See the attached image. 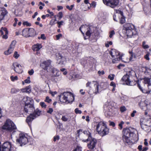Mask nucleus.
<instances>
[{"mask_svg": "<svg viewBox=\"0 0 151 151\" xmlns=\"http://www.w3.org/2000/svg\"><path fill=\"white\" fill-rule=\"evenodd\" d=\"M133 129L131 128H126L123 131V138L124 142L128 143L130 142V139L135 141L137 140V136L132 131Z\"/></svg>", "mask_w": 151, "mask_h": 151, "instance_id": "f257e3e1", "label": "nucleus"}, {"mask_svg": "<svg viewBox=\"0 0 151 151\" xmlns=\"http://www.w3.org/2000/svg\"><path fill=\"white\" fill-rule=\"evenodd\" d=\"M135 75V72L133 70L128 72L126 75L123 76L121 81L124 83L129 86H132L134 85V83L132 80L133 77Z\"/></svg>", "mask_w": 151, "mask_h": 151, "instance_id": "f03ea898", "label": "nucleus"}, {"mask_svg": "<svg viewBox=\"0 0 151 151\" xmlns=\"http://www.w3.org/2000/svg\"><path fill=\"white\" fill-rule=\"evenodd\" d=\"M97 132L102 136H104L109 132V129L106 124L103 122H99L96 126Z\"/></svg>", "mask_w": 151, "mask_h": 151, "instance_id": "7ed1b4c3", "label": "nucleus"}, {"mask_svg": "<svg viewBox=\"0 0 151 151\" xmlns=\"http://www.w3.org/2000/svg\"><path fill=\"white\" fill-rule=\"evenodd\" d=\"M77 132L79 137L81 138L82 141L84 142H87L89 141V140L92 137L91 133L88 130L82 131V130L80 129Z\"/></svg>", "mask_w": 151, "mask_h": 151, "instance_id": "20e7f679", "label": "nucleus"}, {"mask_svg": "<svg viewBox=\"0 0 151 151\" xmlns=\"http://www.w3.org/2000/svg\"><path fill=\"white\" fill-rule=\"evenodd\" d=\"M24 110L26 112L35 115V116H39L41 112V111L38 109L35 110L32 104L25 105Z\"/></svg>", "mask_w": 151, "mask_h": 151, "instance_id": "39448f33", "label": "nucleus"}, {"mask_svg": "<svg viewBox=\"0 0 151 151\" xmlns=\"http://www.w3.org/2000/svg\"><path fill=\"white\" fill-rule=\"evenodd\" d=\"M2 129L11 132L17 129V127L14 122L10 119H7L2 127Z\"/></svg>", "mask_w": 151, "mask_h": 151, "instance_id": "423d86ee", "label": "nucleus"}, {"mask_svg": "<svg viewBox=\"0 0 151 151\" xmlns=\"http://www.w3.org/2000/svg\"><path fill=\"white\" fill-rule=\"evenodd\" d=\"M128 37H131L133 35V31H135V27L132 24L127 23L124 24V29Z\"/></svg>", "mask_w": 151, "mask_h": 151, "instance_id": "0eeeda50", "label": "nucleus"}, {"mask_svg": "<svg viewBox=\"0 0 151 151\" xmlns=\"http://www.w3.org/2000/svg\"><path fill=\"white\" fill-rule=\"evenodd\" d=\"M110 54L114 59L112 60L113 63H116L120 60H122V55H121L119 52L115 49H112L110 52Z\"/></svg>", "mask_w": 151, "mask_h": 151, "instance_id": "6e6552de", "label": "nucleus"}, {"mask_svg": "<svg viewBox=\"0 0 151 151\" xmlns=\"http://www.w3.org/2000/svg\"><path fill=\"white\" fill-rule=\"evenodd\" d=\"M27 135L23 133H20L19 138L17 139V141L19 143L21 146L25 145L28 142Z\"/></svg>", "mask_w": 151, "mask_h": 151, "instance_id": "1a4fd4ad", "label": "nucleus"}, {"mask_svg": "<svg viewBox=\"0 0 151 151\" xmlns=\"http://www.w3.org/2000/svg\"><path fill=\"white\" fill-rule=\"evenodd\" d=\"M104 3L107 6L113 8L117 6L119 0H103Z\"/></svg>", "mask_w": 151, "mask_h": 151, "instance_id": "9d476101", "label": "nucleus"}, {"mask_svg": "<svg viewBox=\"0 0 151 151\" xmlns=\"http://www.w3.org/2000/svg\"><path fill=\"white\" fill-rule=\"evenodd\" d=\"M93 85L94 88L93 89V92L95 94H97L99 93V84L95 81H93L92 82H88L86 84V86L87 87H91V86Z\"/></svg>", "mask_w": 151, "mask_h": 151, "instance_id": "9b49d317", "label": "nucleus"}, {"mask_svg": "<svg viewBox=\"0 0 151 151\" xmlns=\"http://www.w3.org/2000/svg\"><path fill=\"white\" fill-rule=\"evenodd\" d=\"M32 33V35H34L35 33V31L33 28L25 29L22 31V35L25 37H29V34Z\"/></svg>", "mask_w": 151, "mask_h": 151, "instance_id": "f8f14e48", "label": "nucleus"}, {"mask_svg": "<svg viewBox=\"0 0 151 151\" xmlns=\"http://www.w3.org/2000/svg\"><path fill=\"white\" fill-rule=\"evenodd\" d=\"M89 141L90 142L87 144V147L89 149L93 150L96 146L97 142V140L95 138L92 137Z\"/></svg>", "mask_w": 151, "mask_h": 151, "instance_id": "ddd939ff", "label": "nucleus"}, {"mask_svg": "<svg viewBox=\"0 0 151 151\" xmlns=\"http://www.w3.org/2000/svg\"><path fill=\"white\" fill-rule=\"evenodd\" d=\"M68 94L69 93L68 92H65L61 94L59 96V100L60 102L68 103Z\"/></svg>", "mask_w": 151, "mask_h": 151, "instance_id": "4468645a", "label": "nucleus"}, {"mask_svg": "<svg viewBox=\"0 0 151 151\" xmlns=\"http://www.w3.org/2000/svg\"><path fill=\"white\" fill-rule=\"evenodd\" d=\"M42 68L45 70L48 71L51 67V61L49 60H47L44 62L42 64Z\"/></svg>", "mask_w": 151, "mask_h": 151, "instance_id": "2eb2a0df", "label": "nucleus"}, {"mask_svg": "<svg viewBox=\"0 0 151 151\" xmlns=\"http://www.w3.org/2000/svg\"><path fill=\"white\" fill-rule=\"evenodd\" d=\"M11 145L10 142H6L2 145V151H11Z\"/></svg>", "mask_w": 151, "mask_h": 151, "instance_id": "dca6fc26", "label": "nucleus"}, {"mask_svg": "<svg viewBox=\"0 0 151 151\" xmlns=\"http://www.w3.org/2000/svg\"><path fill=\"white\" fill-rule=\"evenodd\" d=\"M144 104L146 106L148 110L150 109L151 108V104L148 102L147 101L145 100L144 102L142 101L140 102L139 105L142 109H143L142 107Z\"/></svg>", "mask_w": 151, "mask_h": 151, "instance_id": "f3484780", "label": "nucleus"}, {"mask_svg": "<svg viewBox=\"0 0 151 151\" xmlns=\"http://www.w3.org/2000/svg\"><path fill=\"white\" fill-rule=\"evenodd\" d=\"M13 65L14 70L16 72L19 73L22 72V70H21L22 66L16 63L14 64Z\"/></svg>", "mask_w": 151, "mask_h": 151, "instance_id": "a211bd4d", "label": "nucleus"}, {"mask_svg": "<svg viewBox=\"0 0 151 151\" xmlns=\"http://www.w3.org/2000/svg\"><path fill=\"white\" fill-rule=\"evenodd\" d=\"M52 73L54 74L53 75V77H58V80H60L61 76H60L61 73L59 71L56 69H54L52 70Z\"/></svg>", "mask_w": 151, "mask_h": 151, "instance_id": "6ab92c4d", "label": "nucleus"}, {"mask_svg": "<svg viewBox=\"0 0 151 151\" xmlns=\"http://www.w3.org/2000/svg\"><path fill=\"white\" fill-rule=\"evenodd\" d=\"M142 70L145 74L149 75L151 74V68L147 67H144L142 68Z\"/></svg>", "mask_w": 151, "mask_h": 151, "instance_id": "aec40b11", "label": "nucleus"}, {"mask_svg": "<svg viewBox=\"0 0 151 151\" xmlns=\"http://www.w3.org/2000/svg\"><path fill=\"white\" fill-rule=\"evenodd\" d=\"M140 123L142 128L145 131H147L151 129V126H150V125H149V124H146V125H143V123H142L141 121L140 122Z\"/></svg>", "mask_w": 151, "mask_h": 151, "instance_id": "412c9836", "label": "nucleus"}, {"mask_svg": "<svg viewBox=\"0 0 151 151\" xmlns=\"http://www.w3.org/2000/svg\"><path fill=\"white\" fill-rule=\"evenodd\" d=\"M129 53L130 54L129 60L131 61H134L136 58L135 54L132 52V50H129Z\"/></svg>", "mask_w": 151, "mask_h": 151, "instance_id": "4be33fe9", "label": "nucleus"}, {"mask_svg": "<svg viewBox=\"0 0 151 151\" xmlns=\"http://www.w3.org/2000/svg\"><path fill=\"white\" fill-rule=\"evenodd\" d=\"M35 115L32 114H30L29 116H28L26 122L29 125L30 122L32 121L35 118L38 116H35Z\"/></svg>", "mask_w": 151, "mask_h": 151, "instance_id": "5701e85b", "label": "nucleus"}, {"mask_svg": "<svg viewBox=\"0 0 151 151\" xmlns=\"http://www.w3.org/2000/svg\"><path fill=\"white\" fill-rule=\"evenodd\" d=\"M24 102H25V105L27 104H31V103L32 101V99L28 97H24L23 99Z\"/></svg>", "mask_w": 151, "mask_h": 151, "instance_id": "b1692460", "label": "nucleus"}, {"mask_svg": "<svg viewBox=\"0 0 151 151\" xmlns=\"http://www.w3.org/2000/svg\"><path fill=\"white\" fill-rule=\"evenodd\" d=\"M8 13L7 11L5 10H0V21L2 20L4 16Z\"/></svg>", "mask_w": 151, "mask_h": 151, "instance_id": "393cba45", "label": "nucleus"}, {"mask_svg": "<svg viewBox=\"0 0 151 151\" xmlns=\"http://www.w3.org/2000/svg\"><path fill=\"white\" fill-rule=\"evenodd\" d=\"M68 103L73 102L74 99V97L73 95L70 92H68Z\"/></svg>", "mask_w": 151, "mask_h": 151, "instance_id": "a878e982", "label": "nucleus"}, {"mask_svg": "<svg viewBox=\"0 0 151 151\" xmlns=\"http://www.w3.org/2000/svg\"><path fill=\"white\" fill-rule=\"evenodd\" d=\"M118 11L119 12V13H120V15L119 16L120 23L121 24H123L125 22V17L123 16L122 12L119 11Z\"/></svg>", "mask_w": 151, "mask_h": 151, "instance_id": "bb28decb", "label": "nucleus"}, {"mask_svg": "<svg viewBox=\"0 0 151 151\" xmlns=\"http://www.w3.org/2000/svg\"><path fill=\"white\" fill-rule=\"evenodd\" d=\"M42 47V45L40 44H37L32 47V49L34 51H38Z\"/></svg>", "mask_w": 151, "mask_h": 151, "instance_id": "cd10ccee", "label": "nucleus"}, {"mask_svg": "<svg viewBox=\"0 0 151 151\" xmlns=\"http://www.w3.org/2000/svg\"><path fill=\"white\" fill-rule=\"evenodd\" d=\"M88 27L86 25H83L81 26L79 29L81 31L82 34L84 35V33L83 32H85L86 30L88 29Z\"/></svg>", "mask_w": 151, "mask_h": 151, "instance_id": "c85d7f7f", "label": "nucleus"}, {"mask_svg": "<svg viewBox=\"0 0 151 151\" xmlns=\"http://www.w3.org/2000/svg\"><path fill=\"white\" fill-rule=\"evenodd\" d=\"M22 92L30 93L31 92V87L30 86L26 87L25 88H23L21 89Z\"/></svg>", "mask_w": 151, "mask_h": 151, "instance_id": "c756f323", "label": "nucleus"}, {"mask_svg": "<svg viewBox=\"0 0 151 151\" xmlns=\"http://www.w3.org/2000/svg\"><path fill=\"white\" fill-rule=\"evenodd\" d=\"M137 86L140 89V90L142 92V93H147L149 94L150 93V92L151 91V90H145V89H143L140 85L138 83L137 84Z\"/></svg>", "mask_w": 151, "mask_h": 151, "instance_id": "7c9ffc66", "label": "nucleus"}, {"mask_svg": "<svg viewBox=\"0 0 151 151\" xmlns=\"http://www.w3.org/2000/svg\"><path fill=\"white\" fill-rule=\"evenodd\" d=\"M70 117L68 115L63 116L61 118V119L63 121L66 122L69 121L70 120Z\"/></svg>", "mask_w": 151, "mask_h": 151, "instance_id": "2f4dec72", "label": "nucleus"}, {"mask_svg": "<svg viewBox=\"0 0 151 151\" xmlns=\"http://www.w3.org/2000/svg\"><path fill=\"white\" fill-rule=\"evenodd\" d=\"M118 10L116 11V13L115 14H114L113 16V19L114 21H117L118 19L119 18V14H118V13H119V12L118 11Z\"/></svg>", "mask_w": 151, "mask_h": 151, "instance_id": "473e14b6", "label": "nucleus"}, {"mask_svg": "<svg viewBox=\"0 0 151 151\" xmlns=\"http://www.w3.org/2000/svg\"><path fill=\"white\" fill-rule=\"evenodd\" d=\"M0 32L1 33V35L4 34H8V31L7 29L5 27H2L1 29L0 30Z\"/></svg>", "mask_w": 151, "mask_h": 151, "instance_id": "72a5a7b5", "label": "nucleus"}, {"mask_svg": "<svg viewBox=\"0 0 151 151\" xmlns=\"http://www.w3.org/2000/svg\"><path fill=\"white\" fill-rule=\"evenodd\" d=\"M150 78H146L144 79V82L145 84H147V86L149 87V86H151V84L150 83ZM149 89V87H148Z\"/></svg>", "mask_w": 151, "mask_h": 151, "instance_id": "f704fd0d", "label": "nucleus"}, {"mask_svg": "<svg viewBox=\"0 0 151 151\" xmlns=\"http://www.w3.org/2000/svg\"><path fill=\"white\" fill-rule=\"evenodd\" d=\"M92 27H90L88 28V29L87 31L86 32V35L87 36L89 37L91 34L92 32L91 31L92 29L93 28Z\"/></svg>", "mask_w": 151, "mask_h": 151, "instance_id": "c9c22d12", "label": "nucleus"}, {"mask_svg": "<svg viewBox=\"0 0 151 151\" xmlns=\"http://www.w3.org/2000/svg\"><path fill=\"white\" fill-rule=\"evenodd\" d=\"M16 41H15L14 40L12 42L9 48L12 50V51H13L14 49V48L15 47V46L16 44Z\"/></svg>", "mask_w": 151, "mask_h": 151, "instance_id": "e433bc0d", "label": "nucleus"}, {"mask_svg": "<svg viewBox=\"0 0 151 151\" xmlns=\"http://www.w3.org/2000/svg\"><path fill=\"white\" fill-rule=\"evenodd\" d=\"M19 91L20 90L19 89L13 88L11 89V92L12 93H15L19 92Z\"/></svg>", "mask_w": 151, "mask_h": 151, "instance_id": "4c0bfd02", "label": "nucleus"}, {"mask_svg": "<svg viewBox=\"0 0 151 151\" xmlns=\"http://www.w3.org/2000/svg\"><path fill=\"white\" fill-rule=\"evenodd\" d=\"M143 123V125H145L146 124H149L150 126H151V119L150 118H149L147 120H146Z\"/></svg>", "mask_w": 151, "mask_h": 151, "instance_id": "58836bf2", "label": "nucleus"}, {"mask_svg": "<svg viewBox=\"0 0 151 151\" xmlns=\"http://www.w3.org/2000/svg\"><path fill=\"white\" fill-rule=\"evenodd\" d=\"M12 51H13L9 48L7 50L4 52V54L6 55H8L11 53Z\"/></svg>", "mask_w": 151, "mask_h": 151, "instance_id": "ea45409f", "label": "nucleus"}, {"mask_svg": "<svg viewBox=\"0 0 151 151\" xmlns=\"http://www.w3.org/2000/svg\"><path fill=\"white\" fill-rule=\"evenodd\" d=\"M142 46L144 49H147L149 47V46L148 45H146V42L145 41H143L142 42Z\"/></svg>", "mask_w": 151, "mask_h": 151, "instance_id": "a19ab883", "label": "nucleus"}, {"mask_svg": "<svg viewBox=\"0 0 151 151\" xmlns=\"http://www.w3.org/2000/svg\"><path fill=\"white\" fill-rule=\"evenodd\" d=\"M30 77H28L27 79L24 80V82L23 81L22 82V84L23 85L24 84V83H29L30 82Z\"/></svg>", "mask_w": 151, "mask_h": 151, "instance_id": "79ce46f5", "label": "nucleus"}, {"mask_svg": "<svg viewBox=\"0 0 151 151\" xmlns=\"http://www.w3.org/2000/svg\"><path fill=\"white\" fill-rule=\"evenodd\" d=\"M10 78L12 81H15L17 80L18 79V77L17 76H15L14 77L13 76H11L10 77Z\"/></svg>", "mask_w": 151, "mask_h": 151, "instance_id": "37998d69", "label": "nucleus"}, {"mask_svg": "<svg viewBox=\"0 0 151 151\" xmlns=\"http://www.w3.org/2000/svg\"><path fill=\"white\" fill-rule=\"evenodd\" d=\"M115 75L113 74H111L108 76V78L111 81H112L114 79Z\"/></svg>", "mask_w": 151, "mask_h": 151, "instance_id": "c03bdc74", "label": "nucleus"}, {"mask_svg": "<svg viewBox=\"0 0 151 151\" xmlns=\"http://www.w3.org/2000/svg\"><path fill=\"white\" fill-rule=\"evenodd\" d=\"M81 149V147L78 146H77L75 150H73L72 151H82Z\"/></svg>", "mask_w": 151, "mask_h": 151, "instance_id": "a18cd8bd", "label": "nucleus"}, {"mask_svg": "<svg viewBox=\"0 0 151 151\" xmlns=\"http://www.w3.org/2000/svg\"><path fill=\"white\" fill-rule=\"evenodd\" d=\"M19 56V55L18 53L17 52L15 51L14 52V57L16 59L18 58Z\"/></svg>", "mask_w": 151, "mask_h": 151, "instance_id": "49530a36", "label": "nucleus"}, {"mask_svg": "<svg viewBox=\"0 0 151 151\" xmlns=\"http://www.w3.org/2000/svg\"><path fill=\"white\" fill-rule=\"evenodd\" d=\"M63 14L62 12H59L57 16L58 17L59 20L60 19L63 17Z\"/></svg>", "mask_w": 151, "mask_h": 151, "instance_id": "de8ad7c7", "label": "nucleus"}, {"mask_svg": "<svg viewBox=\"0 0 151 151\" xmlns=\"http://www.w3.org/2000/svg\"><path fill=\"white\" fill-rule=\"evenodd\" d=\"M115 34V32L114 30H112L109 32V37L110 38H111L113 37V36Z\"/></svg>", "mask_w": 151, "mask_h": 151, "instance_id": "09e8293b", "label": "nucleus"}, {"mask_svg": "<svg viewBox=\"0 0 151 151\" xmlns=\"http://www.w3.org/2000/svg\"><path fill=\"white\" fill-rule=\"evenodd\" d=\"M51 101L52 100L50 99L48 96H47L46 97V99L45 100V102H47L48 103H50Z\"/></svg>", "mask_w": 151, "mask_h": 151, "instance_id": "8fccbe9b", "label": "nucleus"}, {"mask_svg": "<svg viewBox=\"0 0 151 151\" xmlns=\"http://www.w3.org/2000/svg\"><path fill=\"white\" fill-rule=\"evenodd\" d=\"M89 5H90V6H88V9H90L91 6H93V7H95L96 5V4L95 2H92L91 4H89Z\"/></svg>", "mask_w": 151, "mask_h": 151, "instance_id": "3c124183", "label": "nucleus"}, {"mask_svg": "<svg viewBox=\"0 0 151 151\" xmlns=\"http://www.w3.org/2000/svg\"><path fill=\"white\" fill-rule=\"evenodd\" d=\"M74 7V5H72L70 6H69L68 5H67L66 6V8L70 10H71L73 9V8Z\"/></svg>", "mask_w": 151, "mask_h": 151, "instance_id": "603ef678", "label": "nucleus"}, {"mask_svg": "<svg viewBox=\"0 0 151 151\" xmlns=\"http://www.w3.org/2000/svg\"><path fill=\"white\" fill-rule=\"evenodd\" d=\"M40 104L42 107L44 108H46V105L44 102H41L40 103Z\"/></svg>", "mask_w": 151, "mask_h": 151, "instance_id": "864d4df0", "label": "nucleus"}, {"mask_svg": "<svg viewBox=\"0 0 151 151\" xmlns=\"http://www.w3.org/2000/svg\"><path fill=\"white\" fill-rule=\"evenodd\" d=\"M75 112L76 114H81L82 112L81 111L79 110L78 109V108H76L75 109Z\"/></svg>", "mask_w": 151, "mask_h": 151, "instance_id": "5fc2aeb1", "label": "nucleus"}, {"mask_svg": "<svg viewBox=\"0 0 151 151\" xmlns=\"http://www.w3.org/2000/svg\"><path fill=\"white\" fill-rule=\"evenodd\" d=\"M112 44V42L111 41L107 42V43L105 44V46L106 47H108L110 45H111Z\"/></svg>", "mask_w": 151, "mask_h": 151, "instance_id": "6e6d98bb", "label": "nucleus"}, {"mask_svg": "<svg viewBox=\"0 0 151 151\" xmlns=\"http://www.w3.org/2000/svg\"><path fill=\"white\" fill-rule=\"evenodd\" d=\"M150 55V53L149 52H148L147 53V54L145 56V58L147 60H149L150 58H149V56Z\"/></svg>", "mask_w": 151, "mask_h": 151, "instance_id": "4d7b16f0", "label": "nucleus"}, {"mask_svg": "<svg viewBox=\"0 0 151 151\" xmlns=\"http://www.w3.org/2000/svg\"><path fill=\"white\" fill-rule=\"evenodd\" d=\"M120 110L122 112H123L126 111V109L124 106H123L120 108Z\"/></svg>", "mask_w": 151, "mask_h": 151, "instance_id": "13d9d810", "label": "nucleus"}, {"mask_svg": "<svg viewBox=\"0 0 151 151\" xmlns=\"http://www.w3.org/2000/svg\"><path fill=\"white\" fill-rule=\"evenodd\" d=\"M23 24L24 25H26L27 26H30L31 24L27 22H24L23 23Z\"/></svg>", "mask_w": 151, "mask_h": 151, "instance_id": "bf43d9fd", "label": "nucleus"}, {"mask_svg": "<svg viewBox=\"0 0 151 151\" xmlns=\"http://www.w3.org/2000/svg\"><path fill=\"white\" fill-rule=\"evenodd\" d=\"M53 111V109L52 108H49V110L47 111L48 113L51 114Z\"/></svg>", "mask_w": 151, "mask_h": 151, "instance_id": "052dcab7", "label": "nucleus"}, {"mask_svg": "<svg viewBox=\"0 0 151 151\" xmlns=\"http://www.w3.org/2000/svg\"><path fill=\"white\" fill-rule=\"evenodd\" d=\"M63 22H64L63 21H60V22H57V23H58V27L59 28H60V26L61 25H62V24L63 23Z\"/></svg>", "mask_w": 151, "mask_h": 151, "instance_id": "680f3d73", "label": "nucleus"}, {"mask_svg": "<svg viewBox=\"0 0 151 151\" xmlns=\"http://www.w3.org/2000/svg\"><path fill=\"white\" fill-rule=\"evenodd\" d=\"M98 73L99 76L104 75V70H102L101 71L99 70L98 72Z\"/></svg>", "mask_w": 151, "mask_h": 151, "instance_id": "e2e57ef3", "label": "nucleus"}, {"mask_svg": "<svg viewBox=\"0 0 151 151\" xmlns=\"http://www.w3.org/2000/svg\"><path fill=\"white\" fill-rule=\"evenodd\" d=\"M59 139V137L58 136H56L54 137L53 141L54 142L56 141L57 140H58Z\"/></svg>", "mask_w": 151, "mask_h": 151, "instance_id": "0e129e2a", "label": "nucleus"}, {"mask_svg": "<svg viewBox=\"0 0 151 151\" xmlns=\"http://www.w3.org/2000/svg\"><path fill=\"white\" fill-rule=\"evenodd\" d=\"M28 73L30 75H32L34 73V71L33 69H31L28 72Z\"/></svg>", "mask_w": 151, "mask_h": 151, "instance_id": "69168bd1", "label": "nucleus"}, {"mask_svg": "<svg viewBox=\"0 0 151 151\" xmlns=\"http://www.w3.org/2000/svg\"><path fill=\"white\" fill-rule=\"evenodd\" d=\"M124 124V122L122 121L119 124V126L120 127V129H122V125Z\"/></svg>", "mask_w": 151, "mask_h": 151, "instance_id": "338daca9", "label": "nucleus"}, {"mask_svg": "<svg viewBox=\"0 0 151 151\" xmlns=\"http://www.w3.org/2000/svg\"><path fill=\"white\" fill-rule=\"evenodd\" d=\"M110 86L113 87H116V85L115 84L113 81H111L110 83Z\"/></svg>", "mask_w": 151, "mask_h": 151, "instance_id": "774afa93", "label": "nucleus"}]
</instances>
